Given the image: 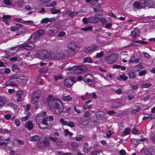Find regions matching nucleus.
Returning <instances> with one entry per match:
<instances>
[{
  "label": "nucleus",
  "instance_id": "a18cd8bd",
  "mask_svg": "<svg viewBox=\"0 0 155 155\" xmlns=\"http://www.w3.org/2000/svg\"><path fill=\"white\" fill-rule=\"evenodd\" d=\"M104 54L103 52L102 51H101L99 53H97V54L95 56V57L96 58H99L102 57Z\"/></svg>",
  "mask_w": 155,
  "mask_h": 155
},
{
  "label": "nucleus",
  "instance_id": "338daca9",
  "mask_svg": "<svg viewBox=\"0 0 155 155\" xmlns=\"http://www.w3.org/2000/svg\"><path fill=\"white\" fill-rule=\"evenodd\" d=\"M119 153L120 155H125L126 153L125 150H122L119 151Z\"/></svg>",
  "mask_w": 155,
  "mask_h": 155
},
{
  "label": "nucleus",
  "instance_id": "20e7f679",
  "mask_svg": "<svg viewBox=\"0 0 155 155\" xmlns=\"http://www.w3.org/2000/svg\"><path fill=\"white\" fill-rule=\"evenodd\" d=\"M37 56L38 58L42 60L51 58L50 54L45 50L39 51L37 53Z\"/></svg>",
  "mask_w": 155,
  "mask_h": 155
},
{
  "label": "nucleus",
  "instance_id": "bf43d9fd",
  "mask_svg": "<svg viewBox=\"0 0 155 155\" xmlns=\"http://www.w3.org/2000/svg\"><path fill=\"white\" fill-rule=\"evenodd\" d=\"M142 53L145 58H149L150 57V56L147 53L143 52Z\"/></svg>",
  "mask_w": 155,
  "mask_h": 155
},
{
  "label": "nucleus",
  "instance_id": "5701e85b",
  "mask_svg": "<svg viewBox=\"0 0 155 155\" xmlns=\"http://www.w3.org/2000/svg\"><path fill=\"white\" fill-rule=\"evenodd\" d=\"M12 70L13 71L18 72L20 71V69L18 65L16 64H13L12 65Z\"/></svg>",
  "mask_w": 155,
  "mask_h": 155
},
{
  "label": "nucleus",
  "instance_id": "bb28decb",
  "mask_svg": "<svg viewBox=\"0 0 155 155\" xmlns=\"http://www.w3.org/2000/svg\"><path fill=\"white\" fill-rule=\"evenodd\" d=\"M144 153L146 155H155V152L153 150L146 149L144 150Z\"/></svg>",
  "mask_w": 155,
  "mask_h": 155
},
{
  "label": "nucleus",
  "instance_id": "3c124183",
  "mask_svg": "<svg viewBox=\"0 0 155 155\" xmlns=\"http://www.w3.org/2000/svg\"><path fill=\"white\" fill-rule=\"evenodd\" d=\"M49 18H45L43 19L41 21V24H44L47 22H49Z\"/></svg>",
  "mask_w": 155,
  "mask_h": 155
},
{
  "label": "nucleus",
  "instance_id": "37998d69",
  "mask_svg": "<svg viewBox=\"0 0 155 155\" xmlns=\"http://www.w3.org/2000/svg\"><path fill=\"white\" fill-rule=\"evenodd\" d=\"M93 8L94 9V12H95L97 13L99 12L101 9V7H95L94 6Z\"/></svg>",
  "mask_w": 155,
  "mask_h": 155
},
{
  "label": "nucleus",
  "instance_id": "0e129e2a",
  "mask_svg": "<svg viewBox=\"0 0 155 155\" xmlns=\"http://www.w3.org/2000/svg\"><path fill=\"white\" fill-rule=\"evenodd\" d=\"M16 140L17 141V142L19 144H21V145H23L24 143V142L23 140H18V139H16Z\"/></svg>",
  "mask_w": 155,
  "mask_h": 155
},
{
  "label": "nucleus",
  "instance_id": "4d7b16f0",
  "mask_svg": "<svg viewBox=\"0 0 155 155\" xmlns=\"http://www.w3.org/2000/svg\"><path fill=\"white\" fill-rule=\"evenodd\" d=\"M135 97V95L133 94H130L128 96L127 98L130 101L133 99Z\"/></svg>",
  "mask_w": 155,
  "mask_h": 155
},
{
  "label": "nucleus",
  "instance_id": "f03ea898",
  "mask_svg": "<svg viewBox=\"0 0 155 155\" xmlns=\"http://www.w3.org/2000/svg\"><path fill=\"white\" fill-rule=\"evenodd\" d=\"M46 112L44 111L37 115L35 118V120L37 124L38 125L39 128L42 130H45L47 129V127H41L40 124L42 119L44 118V116L46 115Z\"/></svg>",
  "mask_w": 155,
  "mask_h": 155
},
{
  "label": "nucleus",
  "instance_id": "680f3d73",
  "mask_svg": "<svg viewBox=\"0 0 155 155\" xmlns=\"http://www.w3.org/2000/svg\"><path fill=\"white\" fill-rule=\"evenodd\" d=\"M82 21L84 24H87L88 22V18H84L82 19Z\"/></svg>",
  "mask_w": 155,
  "mask_h": 155
},
{
  "label": "nucleus",
  "instance_id": "f8f14e48",
  "mask_svg": "<svg viewBox=\"0 0 155 155\" xmlns=\"http://www.w3.org/2000/svg\"><path fill=\"white\" fill-rule=\"evenodd\" d=\"M30 42L25 43L24 44L20 45V47L22 48H25L28 50H31L34 48L35 47V45L33 43L34 42L31 41L29 40Z\"/></svg>",
  "mask_w": 155,
  "mask_h": 155
},
{
  "label": "nucleus",
  "instance_id": "6e6d98bb",
  "mask_svg": "<svg viewBox=\"0 0 155 155\" xmlns=\"http://www.w3.org/2000/svg\"><path fill=\"white\" fill-rule=\"evenodd\" d=\"M15 124L17 126H19L20 124L19 120L18 119H15Z\"/></svg>",
  "mask_w": 155,
  "mask_h": 155
},
{
  "label": "nucleus",
  "instance_id": "09e8293b",
  "mask_svg": "<svg viewBox=\"0 0 155 155\" xmlns=\"http://www.w3.org/2000/svg\"><path fill=\"white\" fill-rule=\"evenodd\" d=\"M54 31L53 29H50L47 31L48 35L50 36H52L54 34Z\"/></svg>",
  "mask_w": 155,
  "mask_h": 155
},
{
  "label": "nucleus",
  "instance_id": "69168bd1",
  "mask_svg": "<svg viewBox=\"0 0 155 155\" xmlns=\"http://www.w3.org/2000/svg\"><path fill=\"white\" fill-rule=\"evenodd\" d=\"M77 14L78 13L76 12H72L69 13V15L71 17H73L74 15H77Z\"/></svg>",
  "mask_w": 155,
  "mask_h": 155
},
{
  "label": "nucleus",
  "instance_id": "c85d7f7f",
  "mask_svg": "<svg viewBox=\"0 0 155 155\" xmlns=\"http://www.w3.org/2000/svg\"><path fill=\"white\" fill-rule=\"evenodd\" d=\"M131 141L134 146L135 147L137 146L139 143V140L137 139L133 138L131 140Z\"/></svg>",
  "mask_w": 155,
  "mask_h": 155
},
{
  "label": "nucleus",
  "instance_id": "393cba45",
  "mask_svg": "<svg viewBox=\"0 0 155 155\" xmlns=\"http://www.w3.org/2000/svg\"><path fill=\"white\" fill-rule=\"evenodd\" d=\"M31 141H38L40 140L39 136L37 135L31 137L29 139Z\"/></svg>",
  "mask_w": 155,
  "mask_h": 155
},
{
  "label": "nucleus",
  "instance_id": "aec40b11",
  "mask_svg": "<svg viewBox=\"0 0 155 155\" xmlns=\"http://www.w3.org/2000/svg\"><path fill=\"white\" fill-rule=\"evenodd\" d=\"M33 125L32 122L29 121L26 122L25 125V127L27 128L29 130H31L33 128Z\"/></svg>",
  "mask_w": 155,
  "mask_h": 155
},
{
  "label": "nucleus",
  "instance_id": "a19ab883",
  "mask_svg": "<svg viewBox=\"0 0 155 155\" xmlns=\"http://www.w3.org/2000/svg\"><path fill=\"white\" fill-rule=\"evenodd\" d=\"M92 61V59L91 58H86L84 59V63L88 62L91 63Z\"/></svg>",
  "mask_w": 155,
  "mask_h": 155
},
{
  "label": "nucleus",
  "instance_id": "473e14b6",
  "mask_svg": "<svg viewBox=\"0 0 155 155\" xmlns=\"http://www.w3.org/2000/svg\"><path fill=\"white\" fill-rule=\"evenodd\" d=\"M60 12V10H55L54 8H52L51 10V13L53 14L58 13Z\"/></svg>",
  "mask_w": 155,
  "mask_h": 155
},
{
  "label": "nucleus",
  "instance_id": "0eeeda50",
  "mask_svg": "<svg viewBox=\"0 0 155 155\" xmlns=\"http://www.w3.org/2000/svg\"><path fill=\"white\" fill-rule=\"evenodd\" d=\"M45 32L42 30H39L35 33L33 34L30 38V40L31 42H35L39 36L43 35Z\"/></svg>",
  "mask_w": 155,
  "mask_h": 155
},
{
  "label": "nucleus",
  "instance_id": "a878e982",
  "mask_svg": "<svg viewBox=\"0 0 155 155\" xmlns=\"http://www.w3.org/2000/svg\"><path fill=\"white\" fill-rule=\"evenodd\" d=\"M6 99L3 96L0 97V107H2L5 104L6 102Z\"/></svg>",
  "mask_w": 155,
  "mask_h": 155
},
{
  "label": "nucleus",
  "instance_id": "58836bf2",
  "mask_svg": "<svg viewBox=\"0 0 155 155\" xmlns=\"http://www.w3.org/2000/svg\"><path fill=\"white\" fill-rule=\"evenodd\" d=\"M84 138V136L82 135L77 136L76 137V140L77 141H80L81 140Z\"/></svg>",
  "mask_w": 155,
  "mask_h": 155
},
{
  "label": "nucleus",
  "instance_id": "864d4df0",
  "mask_svg": "<svg viewBox=\"0 0 155 155\" xmlns=\"http://www.w3.org/2000/svg\"><path fill=\"white\" fill-rule=\"evenodd\" d=\"M152 86V84L150 83L143 84L142 85V87H149Z\"/></svg>",
  "mask_w": 155,
  "mask_h": 155
},
{
  "label": "nucleus",
  "instance_id": "603ef678",
  "mask_svg": "<svg viewBox=\"0 0 155 155\" xmlns=\"http://www.w3.org/2000/svg\"><path fill=\"white\" fill-rule=\"evenodd\" d=\"M63 78L61 76H55L54 77V80L55 81H57L58 80L63 79Z\"/></svg>",
  "mask_w": 155,
  "mask_h": 155
},
{
  "label": "nucleus",
  "instance_id": "a211bd4d",
  "mask_svg": "<svg viewBox=\"0 0 155 155\" xmlns=\"http://www.w3.org/2000/svg\"><path fill=\"white\" fill-rule=\"evenodd\" d=\"M124 104V103L122 101L115 102L112 103L111 107L113 108H116L122 106Z\"/></svg>",
  "mask_w": 155,
  "mask_h": 155
},
{
  "label": "nucleus",
  "instance_id": "7c9ffc66",
  "mask_svg": "<svg viewBox=\"0 0 155 155\" xmlns=\"http://www.w3.org/2000/svg\"><path fill=\"white\" fill-rule=\"evenodd\" d=\"M21 60V58L19 57H15L10 58L9 60L11 61H19Z\"/></svg>",
  "mask_w": 155,
  "mask_h": 155
},
{
  "label": "nucleus",
  "instance_id": "f257e3e1",
  "mask_svg": "<svg viewBox=\"0 0 155 155\" xmlns=\"http://www.w3.org/2000/svg\"><path fill=\"white\" fill-rule=\"evenodd\" d=\"M46 101L49 109L55 114H59L63 111V105L58 98L50 95L47 97Z\"/></svg>",
  "mask_w": 155,
  "mask_h": 155
},
{
  "label": "nucleus",
  "instance_id": "79ce46f5",
  "mask_svg": "<svg viewBox=\"0 0 155 155\" xmlns=\"http://www.w3.org/2000/svg\"><path fill=\"white\" fill-rule=\"evenodd\" d=\"M71 146L72 148L74 149H76L78 147V144L75 142H72L71 144Z\"/></svg>",
  "mask_w": 155,
  "mask_h": 155
},
{
  "label": "nucleus",
  "instance_id": "ddd939ff",
  "mask_svg": "<svg viewBox=\"0 0 155 155\" xmlns=\"http://www.w3.org/2000/svg\"><path fill=\"white\" fill-rule=\"evenodd\" d=\"M99 49L98 46L97 45H93L88 47L84 50V52L86 53H89L92 52L94 51L97 50Z\"/></svg>",
  "mask_w": 155,
  "mask_h": 155
},
{
  "label": "nucleus",
  "instance_id": "6ab92c4d",
  "mask_svg": "<svg viewBox=\"0 0 155 155\" xmlns=\"http://www.w3.org/2000/svg\"><path fill=\"white\" fill-rule=\"evenodd\" d=\"M140 31L137 29H135L131 32V35L133 38H136L140 36Z\"/></svg>",
  "mask_w": 155,
  "mask_h": 155
},
{
  "label": "nucleus",
  "instance_id": "5fc2aeb1",
  "mask_svg": "<svg viewBox=\"0 0 155 155\" xmlns=\"http://www.w3.org/2000/svg\"><path fill=\"white\" fill-rule=\"evenodd\" d=\"M56 155H72V154L69 153H64L62 152H57Z\"/></svg>",
  "mask_w": 155,
  "mask_h": 155
},
{
  "label": "nucleus",
  "instance_id": "412c9836",
  "mask_svg": "<svg viewBox=\"0 0 155 155\" xmlns=\"http://www.w3.org/2000/svg\"><path fill=\"white\" fill-rule=\"evenodd\" d=\"M128 75L130 78L132 79L135 78L136 74L134 70H131L129 71Z\"/></svg>",
  "mask_w": 155,
  "mask_h": 155
},
{
  "label": "nucleus",
  "instance_id": "4468645a",
  "mask_svg": "<svg viewBox=\"0 0 155 155\" xmlns=\"http://www.w3.org/2000/svg\"><path fill=\"white\" fill-rule=\"evenodd\" d=\"M12 79H13L14 81H13V82H12L11 81L9 82H7L6 83V86H17V83H15L16 82H19L20 81L21 82V80L20 78H17L16 79L14 77H13L11 79V80Z\"/></svg>",
  "mask_w": 155,
  "mask_h": 155
},
{
  "label": "nucleus",
  "instance_id": "423d86ee",
  "mask_svg": "<svg viewBox=\"0 0 155 155\" xmlns=\"http://www.w3.org/2000/svg\"><path fill=\"white\" fill-rule=\"evenodd\" d=\"M117 54H114L106 57L105 60L107 63L112 64L117 61Z\"/></svg>",
  "mask_w": 155,
  "mask_h": 155
},
{
  "label": "nucleus",
  "instance_id": "4be33fe9",
  "mask_svg": "<svg viewBox=\"0 0 155 155\" xmlns=\"http://www.w3.org/2000/svg\"><path fill=\"white\" fill-rule=\"evenodd\" d=\"M90 150V148L89 147L88 144L87 143H85L83 147V152L84 153H87Z\"/></svg>",
  "mask_w": 155,
  "mask_h": 155
},
{
  "label": "nucleus",
  "instance_id": "f704fd0d",
  "mask_svg": "<svg viewBox=\"0 0 155 155\" xmlns=\"http://www.w3.org/2000/svg\"><path fill=\"white\" fill-rule=\"evenodd\" d=\"M18 47H15L13 48H11L10 51H9V54H15L16 53L18 50V49H16L15 48H17Z\"/></svg>",
  "mask_w": 155,
  "mask_h": 155
},
{
  "label": "nucleus",
  "instance_id": "dca6fc26",
  "mask_svg": "<svg viewBox=\"0 0 155 155\" xmlns=\"http://www.w3.org/2000/svg\"><path fill=\"white\" fill-rule=\"evenodd\" d=\"M68 50L74 52L78 47V45L74 42H71L68 44Z\"/></svg>",
  "mask_w": 155,
  "mask_h": 155
},
{
  "label": "nucleus",
  "instance_id": "7ed1b4c3",
  "mask_svg": "<svg viewBox=\"0 0 155 155\" xmlns=\"http://www.w3.org/2000/svg\"><path fill=\"white\" fill-rule=\"evenodd\" d=\"M147 2L145 0H140L138 1H135L133 4V8L136 9H140L144 8Z\"/></svg>",
  "mask_w": 155,
  "mask_h": 155
},
{
  "label": "nucleus",
  "instance_id": "2f4dec72",
  "mask_svg": "<svg viewBox=\"0 0 155 155\" xmlns=\"http://www.w3.org/2000/svg\"><path fill=\"white\" fill-rule=\"evenodd\" d=\"M63 100L66 101H71L72 98L69 95L64 96L63 97Z\"/></svg>",
  "mask_w": 155,
  "mask_h": 155
},
{
  "label": "nucleus",
  "instance_id": "8fccbe9b",
  "mask_svg": "<svg viewBox=\"0 0 155 155\" xmlns=\"http://www.w3.org/2000/svg\"><path fill=\"white\" fill-rule=\"evenodd\" d=\"M91 114L88 111H86L84 114L83 115L84 117L86 118L89 117L91 116Z\"/></svg>",
  "mask_w": 155,
  "mask_h": 155
},
{
  "label": "nucleus",
  "instance_id": "4c0bfd02",
  "mask_svg": "<svg viewBox=\"0 0 155 155\" xmlns=\"http://www.w3.org/2000/svg\"><path fill=\"white\" fill-rule=\"evenodd\" d=\"M31 115V114L30 113H28L26 116L23 117L21 120L22 121H25L26 120H28L29 118V117H30Z\"/></svg>",
  "mask_w": 155,
  "mask_h": 155
},
{
  "label": "nucleus",
  "instance_id": "49530a36",
  "mask_svg": "<svg viewBox=\"0 0 155 155\" xmlns=\"http://www.w3.org/2000/svg\"><path fill=\"white\" fill-rule=\"evenodd\" d=\"M60 122L63 125H66L68 124V122L65 121L64 119L61 118L60 119Z\"/></svg>",
  "mask_w": 155,
  "mask_h": 155
},
{
  "label": "nucleus",
  "instance_id": "cd10ccee",
  "mask_svg": "<svg viewBox=\"0 0 155 155\" xmlns=\"http://www.w3.org/2000/svg\"><path fill=\"white\" fill-rule=\"evenodd\" d=\"M130 130L129 128H126L124 130L122 133L121 136H124L126 135H128L130 132Z\"/></svg>",
  "mask_w": 155,
  "mask_h": 155
},
{
  "label": "nucleus",
  "instance_id": "c756f323",
  "mask_svg": "<svg viewBox=\"0 0 155 155\" xmlns=\"http://www.w3.org/2000/svg\"><path fill=\"white\" fill-rule=\"evenodd\" d=\"M119 80H121L122 81H125L127 79V77L125 76L124 74H123L118 76L117 78Z\"/></svg>",
  "mask_w": 155,
  "mask_h": 155
},
{
  "label": "nucleus",
  "instance_id": "72a5a7b5",
  "mask_svg": "<svg viewBox=\"0 0 155 155\" xmlns=\"http://www.w3.org/2000/svg\"><path fill=\"white\" fill-rule=\"evenodd\" d=\"M56 58L58 59H62L64 57V53H61L57 54L56 56Z\"/></svg>",
  "mask_w": 155,
  "mask_h": 155
},
{
  "label": "nucleus",
  "instance_id": "e433bc0d",
  "mask_svg": "<svg viewBox=\"0 0 155 155\" xmlns=\"http://www.w3.org/2000/svg\"><path fill=\"white\" fill-rule=\"evenodd\" d=\"M64 135L65 136H67L68 135L70 136H72L73 135V133L70 132L68 129H66L64 130Z\"/></svg>",
  "mask_w": 155,
  "mask_h": 155
},
{
  "label": "nucleus",
  "instance_id": "9b49d317",
  "mask_svg": "<svg viewBox=\"0 0 155 155\" xmlns=\"http://www.w3.org/2000/svg\"><path fill=\"white\" fill-rule=\"evenodd\" d=\"M49 144V142L48 139L45 138L42 141L38 142L37 143L38 147L40 149L48 146Z\"/></svg>",
  "mask_w": 155,
  "mask_h": 155
},
{
  "label": "nucleus",
  "instance_id": "774afa93",
  "mask_svg": "<svg viewBox=\"0 0 155 155\" xmlns=\"http://www.w3.org/2000/svg\"><path fill=\"white\" fill-rule=\"evenodd\" d=\"M115 93L117 94H120L122 93L121 90L120 88H119L115 91Z\"/></svg>",
  "mask_w": 155,
  "mask_h": 155
},
{
  "label": "nucleus",
  "instance_id": "de8ad7c7",
  "mask_svg": "<svg viewBox=\"0 0 155 155\" xmlns=\"http://www.w3.org/2000/svg\"><path fill=\"white\" fill-rule=\"evenodd\" d=\"M147 73V71L146 70H143L140 71L138 74L139 76H141Z\"/></svg>",
  "mask_w": 155,
  "mask_h": 155
},
{
  "label": "nucleus",
  "instance_id": "6e6552de",
  "mask_svg": "<svg viewBox=\"0 0 155 155\" xmlns=\"http://www.w3.org/2000/svg\"><path fill=\"white\" fill-rule=\"evenodd\" d=\"M41 91L40 90H36L34 94L33 97L31 101L32 104H35L38 101L39 98L40 96Z\"/></svg>",
  "mask_w": 155,
  "mask_h": 155
},
{
  "label": "nucleus",
  "instance_id": "39448f33",
  "mask_svg": "<svg viewBox=\"0 0 155 155\" xmlns=\"http://www.w3.org/2000/svg\"><path fill=\"white\" fill-rule=\"evenodd\" d=\"M77 81V78L73 77H68L65 78L64 81V84L67 87H71Z\"/></svg>",
  "mask_w": 155,
  "mask_h": 155
},
{
  "label": "nucleus",
  "instance_id": "9d476101",
  "mask_svg": "<svg viewBox=\"0 0 155 155\" xmlns=\"http://www.w3.org/2000/svg\"><path fill=\"white\" fill-rule=\"evenodd\" d=\"M92 78L91 74H87L84 77L83 79L85 82L87 83L89 86L93 87L94 86V83L91 79Z\"/></svg>",
  "mask_w": 155,
  "mask_h": 155
},
{
  "label": "nucleus",
  "instance_id": "f3484780",
  "mask_svg": "<svg viewBox=\"0 0 155 155\" xmlns=\"http://www.w3.org/2000/svg\"><path fill=\"white\" fill-rule=\"evenodd\" d=\"M91 4L95 7H101V5L103 3L102 0H93L91 2Z\"/></svg>",
  "mask_w": 155,
  "mask_h": 155
},
{
  "label": "nucleus",
  "instance_id": "ea45409f",
  "mask_svg": "<svg viewBox=\"0 0 155 155\" xmlns=\"http://www.w3.org/2000/svg\"><path fill=\"white\" fill-rule=\"evenodd\" d=\"M93 28V27L91 26H87L86 27L84 28L81 29V30L84 31H87L88 30H91Z\"/></svg>",
  "mask_w": 155,
  "mask_h": 155
},
{
  "label": "nucleus",
  "instance_id": "b1692460",
  "mask_svg": "<svg viewBox=\"0 0 155 155\" xmlns=\"http://www.w3.org/2000/svg\"><path fill=\"white\" fill-rule=\"evenodd\" d=\"M48 120V118L47 115H46L45 116H44V118H43L41 122V123L42 124L45 125V127H47V128L48 126V123L47 122V121Z\"/></svg>",
  "mask_w": 155,
  "mask_h": 155
},
{
  "label": "nucleus",
  "instance_id": "1a4fd4ad",
  "mask_svg": "<svg viewBox=\"0 0 155 155\" xmlns=\"http://www.w3.org/2000/svg\"><path fill=\"white\" fill-rule=\"evenodd\" d=\"M71 70H73L74 71L72 72L73 73H78L80 72L79 71H81L82 72H85L87 70V67L85 66L82 65L81 66L76 67L74 66L71 68Z\"/></svg>",
  "mask_w": 155,
  "mask_h": 155
},
{
  "label": "nucleus",
  "instance_id": "13d9d810",
  "mask_svg": "<svg viewBox=\"0 0 155 155\" xmlns=\"http://www.w3.org/2000/svg\"><path fill=\"white\" fill-rule=\"evenodd\" d=\"M101 151L99 150H96L94 151L91 153V155H97V154L99 153Z\"/></svg>",
  "mask_w": 155,
  "mask_h": 155
},
{
  "label": "nucleus",
  "instance_id": "c9c22d12",
  "mask_svg": "<svg viewBox=\"0 0 155 155\" xmlns=\"http://www.w3.org/2000/svg\"><path fill=\"white\" fill-rule=\"evenodd\" d=\"M0 133L2 134H4L6 133L10 134V131L8 130L5 129L4 130L0 129Z\"/></svg>",
  "mask_w": 155,
  "mask_h": 155
},
{
  "label": "nucleus",
  "instance_id": "e2e57ef3",
  "mask_svg": "<svg viewBox=\"0 0 155 155\" xmlns=\"http://www.w3.org/2000/svg\"><path fill=\"white\" fill-rule=\"evenodd\" d=\"M65 34V33L64 32L62 31L60 32L58 35V37H61L64 36Z\"/></svg>",
  "mask_w": 155,
  "mask_h": 155
},
{
  "label": "nucleus",
  "instance_id": "2eb2a0df",
  "mask_svg": "<svg viewBox=\"0 0 155 155\" xmlns=\"http://www.w3.org/2000/svg\"><path fill=\"white\" fill-rule=\"evenodd\" d=\"M99 21V17H97V14L88 18V22L90 23H96L98 22Z\"/></svg>",
  "mask_w": 155,
  "mask_h": 155
},
{
  "label": "nucleus",
  "instance_id": "c03bdc74",
  "mask_svg": "<svg viewBox=\"0 0 155 155\" xmlns=\"http://www.w3.org/2000/svg\"><path fill=\"white\" fill-rule=\"evenodd\" d=\"M67 125L71 128L74 127V123L71 121H69L68 122Z\"/></svg>",
  "mask_w": 155,
  "mask_h": 155
},
{
  "label": "nucleus",
  "instance_id": "052dcab7",
  "mask_svg": "<svg viewBox=\"0 0 155 155\" xmlns=\"http://www.w3.org/2000/svg\"><path fill=\"white\" fill-rule=\"evenodd\" d=\"M16 26L17 31L20 28H21L22 27V25L20 24H17L16 25Z\"/></svg>",
  "mask_w": 155,
  "mask_h": 155
}]
</instances>
